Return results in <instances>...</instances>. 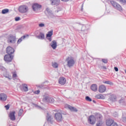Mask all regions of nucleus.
<instances>
[{
    "instance_id": "nucleus-21",
    "label": "nucleus",
    "mask_w": 126,
    "mask_h": 126,
    "mask_svg": "<svg viewBox=\"0 0 126 126\" xmlns=\"http://www.w3.org/2000/svg\"><path fill=\"white\" fill-rule=\"evenodd\" d=\"M91 90H92L93 91H94V92H96V91H97L98 88L97 87V85L96 84H93L91 86Z\"/></svg>"
},
{
    "instance_id": "nucleus-9",
    "label": "nucleus",
    "mask_w": 126,
    "mask_h": 126,
    "mask_svg": "<svg viewBox=\"0 0 126 126\" xmlns=\"http://www.w3.org/2000/svg\"><path fill=\"white\" fill-rule=\"evenodd\" d=\"M106 90H107V89L106 88V86L104 85H101L99 86L98 88V92L100 93H104V92H106Z\"/></svg>"
},
{
    "instance_id": "nucleus-15",
    "label": "nucleus",
    "mask_w": 126,
    "mask_h": 126,
    "mask_svg": "<svg viewBox=\"0 0 126 126\" xmlns=\"http://www.w3.org/2000/svg\"><path fill=\"white\" fill-rule=\"evenodd\" d=\"M44 100L47 101L49 103H54V102H55V99H54L53 97L50 96H46L44 98Z\"/></svg>"
},
{
    "instance_id": "nucleus-5",
    "label": "nucleus",
    "mask_w": 126,
    "mask_h": 126,
    "mask_svg": "<svg viewBox=\"0 0 126 126\" xmlns=\"http://www.w3.org/2000/svg\"><path fill=\"white\" fill-rule=\"evenodd\" d=\"M109 100L111 102H117V101L119 100V96H117V95L115 94H110Z\"/></svg>"
},
{
    "instance_id": "nucleus-17",
    "label": "nucleus",
    "mask_w": 126,
    "mask_h": 126,
    "mask_svg": "<svg viewBox=\"0 0 126 126\" xmlns=\"http://www.w3.org/2000/svg\"><path fill=\"white\" fill-rule=\"evenodd\" d=\"M61 0H51L52 5H59Z\"/></svg>"
},
{
    "instance_id": "nucleus-8",
    "label": "nucleus",
    "mask_w": 126,
    "mask_h": 126,
    "mask_svg": "<svg viewBox=\"0 0 126 126\" xmlns=\"http://www.w3.org/2000/svg\"><path fill=\"white\" fill-rule=\"evenodd\" d=\"M14 49H13L12 47L9 46L7 47L6 48V53L8 54V55H11L12 54H14Z\"/></svg>"
},
{
    "instance_id": "nucleus-18",
    "label": "nucleus",
    "mask_w": 126,
    "mask_h": 126,
    "mask_svg": "<svg viewBox=\"0 0 126 126\" xmlns=\"http://www.w3.org/2000/svg\"><path fill=\"white\" fill-rule=\"evenodd\" d=\"M22 88L24 92H27L29 90L28 86L26 84H23L22 85Z\"/></svg>"
},
{
    "instance_id": "nucleus-34",
    "label": "nucleus",
    "mask_w": 126,
    "mask_h": 126,
    "mask_svg": "<svg viewBox=\"0 0 126 126\" xmlns=\"http://www.w3.org/2000/svg\"><path fill=\"white\" fill-rule=\"evenodd\" d=\"M102 121H97L96 126H101L102 125Z\"/></svg>"
},
{
    "instance_id": "nucleus-6",
    "label": "nucleus",
    "mask_w": 126,
    "mask_h": 126,
    "mask_svg": "<svg viewBox=\"0 0 126 126\" xmlns=\"http://www.w3.org/2000/svg\"><path fill=\"white\" fill-rule=\"evenodd\" d=\"M55 119L56 120L57 122H61L63 120V115L62 113H57L55 114Z\"/></svg>"
},
{
    "instance_id": "nucleus-13",
    "label": "nucleus",
    "mask_w": 126,
    "mask_h": 126,
    "mask_svg": "<svg viewBox=\"0 0 126 126\" xmlns=\"http://www.w3.org/2000/svg\"><path fill=\"white\" fill-rule=\"evenodd\" d=\"M7 99V95H6V94H0V100L1 101H6V100Z\"/></svg>"
},
{
    "instance_id": "nucleus-29",
    "label": "nucleus",
    "mask_w": 126,
    "mask_h": 126,
    "mask_svg": "<svg viewBox=\"0 0 126 126\" xmlns=\"http://www.w3.org/2000/svg\"><path fill=\"white\" fill-rule=\"evenodd\" d=\"M39 37L40 39H45V34L44 33L40 32L39 35Z\"/></svg>"
},
{
    "instance_id": "nucleus-45",
    "label": "nucleus",
    "mask_w": 126,
    "mask_h": 126,
    "mask_svg": "<svg viewBox=\"0 0 126 126\" xmlns=\"http://www.w3.org/2000/svg\"><path fill=\"white\" fill-rule=\"evenodd\" d=\"M62 1H68L69 0H61Z\"/></svg>"
},
{
    "instance_id": "nucleus-3",
    "label": "nucleus",
    "mask_w": 126,
    "mask_h": 126,
    "mask_svg": "<svg viewBox=\"0 0 126 126\" xmlns=\"http://www.w3.org/2000/svg\"><path fill=\"white\" fill-rule=\"evenodd\" d=\"M88 122L90 125H95L96 123V117L94 115H91L88 119Z\"/></svg>"
},
{
    "instance_id": "nucleus-36",
    "label": "nucleus",
    "mask_w": 126,
    "mask_h": 126,
    "mask_svg": "<svg viewBox=\"0 0 126 126\" xmlns=\"http://www.w3.org/2000/svg\"><path fill=\"white\" fill-rule=\"evenodd\" d=\"M53 118H52V117L51 116H48L47 117V121L48 122H52V119Z\"/></svg>"
},
{
    "instance_id": "nucleus-41",
    "label": "nucleus",
    "mask_w": 126,
    "mask_h": 126,
    "mask_svg": "<svg viewBox=\"0 0 126 126\" xmlns=\"http://www.w3.org/2000/svg\"><path fill=\"white\" fill-rule=\"evenodd\" d=\"M40 93V91L37 90L34 92V94H39Z\"/></svg>"
},
{
    "instance_id": "nucleus-42",
    "label": "nucleus",
    "mask_w": 126,
    "mask_h": 126,
    "mask_svg": "<svg viewBox=\"0 0 126 126\" xmlns=\"http://www.w3.org/2000/svg\"><path fill=\"white\" fill-rule=\"evenodd\" d=\"M123 102H124V99H123V98H121V99L120 100H119V102L120 103H123Z\"/></svg>"
},
{
    "instance_id": "nucleus-2",
    "label": "nucleus",
    "mask_w": 126,
    "mask_h": 126,
    "mask_svg": "<svg viewBox=\"0 0 126 126\" xmlns=\"http://www.w3.org/2000/svg\"><path fill=\"white\" fill-rule=\"evenodd\" d=\"M19 11L21 13H26L28 11V7L25 5H21L19 7Z\"/></svg>"
},
{
    "instance_id": "nucleus-33",
    "label": "nucleus",
    "mask_w": 126,
    "mask_h": 126,
    "mask_svg": "<svg viewBox=\"0 0 126 126\" xmlns=\"http://www.w3.org/2000/svg\"><path fill=\"white\" fill-rule=\"evenodd\" d=\"M52 66L55 68H57V67L59 66V64L57 63H52Z\"/></svg>"
},
{
    "instance_id": "nucleus-12",
    "label": "nucleus",
    "mask_w": 126,
    "mask_h": 126,
    "mask_svg": "<svg viewBox=\"0 0 126 126\" xmlns=\"http://www.w3.org/2000/svg\"><path fill=\"white\" fill-rule=\"evenodd\" d=\"M53 30H51L49 32H48V33L46 34V38H48V40H49V41L50 42H51V41H52V36H53Z\"/></svg>"
},
{
    "instance_id": "nucleus-31",
    "label": "nucleus",
    "mask_w": 126,
    "mask_h": 126,
    "mask_svg": "<svg viewBox=\"0 0 126 126\" xmlns=\"http://www.w3.org/2000/svg\"><path fill=\"white\" fill-rule=\"evenodd\" d=\"M22 114H23V110L22 109H21L18 112L19 117H21V116H22Z\"/></svg>"
},
{
    "instance_id": "nucleus-43",
    "label": "nucleus",
    "mask_w": 126,
    "mask_h": 126,
    "mask_svg": "<svg viewBox=\"0 0 126 126\" xmlns=\"http://www.w3.org/2000/svg\"><path fill=\"white\" fill-rule=\"evenodd\" d=\"M114 69H115V71H119V68H118V67H115Z\"/></svg>"
},
{
    "instance_id": "nucleus-30",
    "label": "nucleus",
    "mask_w": 126,
    "mask_h": 126,
    "mask_svg": "<svg viewBox=\"0 0 126 126\" xmlns=\"http://www.w3.org/2000/svg\"><path fill=\"white\" fill-rule=\"evenodd\" d=\"M85 100L86 101H88V102H92V99L88 96H86Z\"/></svg>"
},
{
    "instance_id": "nucleus-23",
    "label": "nucleus",
    "mask_w": 126,
    "mask_h": 126,
    "mask_svg": "<svg viewBox=\"0 0 126 126\" xmlns=\"http://www.w3.org/2000/svg\"><path fill=\"white\" fill-rule=\"evenodd\" d=\"M96 118L97 121H102L103 119V116H102V115L97 114L96 115Z\"/></svg>"
},
{
    "instance_id": "nucleus-10",
    "label": "nucleus",
    "mask_w": 126,
    "mask_h": 126,
    "mask_svg": "<svg viewBox=\"0 0 126 126\" xmlns=\"http://www.w3.org/2000/svg\"><path fill=\"white\" fill-rule=\"evenodd\" d=\"M15 40H16L15 36L12 35H10L8 38V43L14 44V43H15Z\"/></svg>"
},
{
    "instance_id": "nucleus-37",
    "label": "nucleus",
    "mask_w": 126,
    "mask_h": 126,
    "mask_svg": "<svg viewBox=\"0 0 126 126\" xmlns=\"http://www.w3.org/2000/svg\"><path fill=\"white\" fill-rule=\"evenodd\" d=\"M102 62L104 63H108V60L107 59H102Z\"/></svg>"
},
{
    "instance_id": "nucleus-27",
    "label": "nucleus",
    "mask_w": 126,
    "mask_h": 126,
    "mask_svg": "<svg viewBox=\"0 0 126 126\" xmlns=\"http://www.w3.org/2000/svg\"><path fill=\"white\" fill-rule=\"evenodd\" d=\"M9 11V10L8 9H4L2 10L1 13L2 14H5V13H8Z\"/></svg>"
},
{
    "instance_id": "nucleus-1",
    "label": "nucleus",
    "mask_w": 126,
    "mask_h": 126,
    "mask_svg": "<svg viewBox=\"0 0 126 126\" xmlns=\"http://www.w3.org/2000/svg\"><path fill=\"white\" fill-rule=\"evenodd\" d=\"M66 62H67V65L69 67H71V66H73L74 65V63H75V61H74V58L71 56L68 57L66 59Z\"/></svg>"
},
{
    "instance_id": "nucleus-32",
    "label": "nucleus",
    "mask_w": 126,
    "mask_h": 126,
    "mask_svg": "<svg viewBox=\"0 0 126 126\" xmlns=\"http://www.w3.org/2000/svg\"><path fill=\"white\" fill-rule=\"evenodd\" d=\"M119 1L123 5H125V4H126V0H120Z\"/></svg>"
},
{
    "instance_id": "nucleus-26",
    "label": "nucleus",
    "mask_w": 126,
    "mask_h": 126,
    "mask_svg": "<svg viewBox=\"0 0 126 126\" xmlns=\"http://www.w3.org/2000/svg\"><path fill=\"white\" fill-rule=\"evenodd\" d=\"M110 2L112 4V5L113 6V7H115V6H117V5L118 4V3L114 0H111L110 1Z\"/></svg>"
},
{
    "instance_id": "nucleus-19",
    "label": "nucleus",
    "mask_w": 126,
    "mask_h": 126,
    "mask_svg": "<svg viewBox=\"0 0 126 126\" xmlns=\"http://www.w3.org/2000/svg\"><path fill=\"white\" fill-rule=\"evenodd\" d=\"M66 107L68 108L72 112H77V109L70 105H66Z\"/></svg>"
},
{
    "instance_id": "nucleus-14",
    "label": "nucleus",
    "mask_w": 126,
    "mask_h": 126,
    "mask_svg": "<svg viewBox=\"0 0 126 126\" xmlns=\"http://www.w3.org/2000/svg\"><path fill=\"white\" fill-rule=\"evenodd\" d=\"M66 82V80L65 79V78L63 77H61L59 78V84H61V85H64Z\"/></svg>"
},
{
    "instance_id": "nucleus-35",
    "label": "nucleus",
    "mask_w": 126,
    "mask_h": 126,
    "mask_svg": "<svg viewBox=\"0 0 126 126\" xmlns=\"http://www.w3.org/2000/svg\"><path fill=\"white\" fill-rule=\"evenodd\" d=\"M12 74H13V77L14 78L17 77V74H16V72H13Z\"/></svg>"
},
{
    "instance_id": "nucleus-38",
    "label": "nucleus",
    "mask_w": 126,
    "mask_h": 126,
    "mask_svg": "<svg viewBox=\"0 0 126 126\" xmlns=\"http://www.w3.org/2000/svg\"><path fill=\"white\" fill-rule=\"evenodd\" d=\"M39 27H44L45 26V24L43 23H41L38 25Z\"/></svg>"
},
{
    "instance_id": "nucleus-22",
    "label": "nucleus",
    "mask_w": 126,
    "mask_h": 126,
    "mask_svg": "<svg viewBox=\"0 0 126 126\" xmlns=\"http://www.w3.org/2000/svg\"><path fill=\"white\" fill-rule=\"evenodd\" d=\"M95 98H96V99H101L103 100L105 99V96L101 94H97L95 95Z\"/></svg>"
},
{
    "instance_id": "nucleus-39",
    "label": "nucleus",
    "mask_w": 126,
    "mask_h": 126,
    "mask_svg": "<svg viewBox=\"0 0 126 126\" xmlns=\"http://www.w3.org/2000/svg\"><path fill=\"white\" fill-rule=\"evenodd\" d=\"M15 20V21H19V20H20V18L19 17H16Z\"/></svg>"
},
{
    "instance_id": "nucleus-11",
    "label": "nucleus",
    "mask_w": 126,
    "mask_h": 126,
    "mask_svg": "<svg viewBox=\"0 0 126 126\" xmlns=\"http://www.w3.org/2000/svg\"><path fill=\"white\" fill-rule=\"evenodd\" d=\"M40 8H42V5L38 3H34L32 5V9H33L34 11L38 10V9H40Z\"/></svg>"
},
{
    "instance_id": "nucleus-16",
    "label": "nucleus",
    "mask_w": 126,
    "mask_h": 126,
    "mask_svg": "<svg viewBox=\"0 0 126 126\" xmlns=\"http://www.w3.org/2000/svg\"><path fill=\"white\" fill-rule=\"evenodd\" d=\"M115 121L112 119H107L106 121V125L107 126H111L113 123H114Z\"/></svg>"
},
{
    "instance_id": "nucleus-4",
    "label": "nucleus",
    "mask_w": 126,
    "mask_h": 126,
    "mask_svg": "<svg viewBox=\"0 0 126 126\" xmlns=\"http://www.w3.org/2000/svg\"><path fill=\"white\" fill-rule=\"evenodd\" d=\"M13 60V56L9 54L6 55L4 57V60L7 63H10Z\"/></svg>"
},
{
    "instance_id": "nucleus-40",
    "label": "nucleus",
    "mask_w": 126,
    "mask_h": 126,
    "mask_svg": "<svg viewBox=\"0 0 126 126\" xmlns=\"http://www.w3.org/2000/svg\"><path fill=\"white\" fill-rule=\"evenodd\" d=\"M6 110H9V104L5 106Z\"/></svg>"
},
{
    "instance_id": "nucleus-25",
    "label": "nucleus",
    "mask_w": 126,
    "mask_h": 126,
    "mask_svg": "<svg viewBox=\"0 0 126 126\" xmlns=\"http://www.w3.org/2000/svg\"><path fill=\"white\" fill-rule=\"evenodd\" d=\"M115 8L117 9V10H119V11H122L123 10V7H122V6H121L119 3H117Z\"/></svg>"
},
{
    "instance_id": "nucleus-46",
    "label": "nucleus",
    "mask_w": 126,
    "mask_h": 126,
    "mask_svg": "<svg viewBox=\"0 0 126 126\" xmlns=\"http://www.w3.org/2000/svg\"><path fill=\"white\" fill-rule=\"evenodd\" d=\"M103 68H104V69H106L107 67L106 66H103Z\"/></svg>"
},
{
    "instance_id": "nucleus-20",
    "label": "nucleus",
    "mask_w": 126,
    "mask_h": 126,
    "mask_svg": "<svg viewBox=\"0 0 126 126\" xmlns=\"http://www.w3.org/2000/svg\"><path fill=\"white\" fill-rule=\"evenodd\" d=\"M29 35L27 34L26 35H24L22 36L20 39L18 40L17 44H20L22 42V40H24L26 37H29Z\"/></svg>"
},
{
    "instance_id": "nucleus-28",
    "label": "nucleus",
    "mask_w": 126,
    "mask_h": 126,
    "mask_svg": "<svg viewBox=\"0 0 126 126\" xmlns=\"http://www.w3.org/2000/svg\"><path fill=\"white\" fill-rule=\"evenodd\" d=\"M103 83L105 84H109V85H114V83L110 81H106L105 82H103Z\"/></svg>"
},
{
    "instance_id": "nucleus-44",
    "label": "nucleus",
    "mask_w": 126,
    "mask_h": 126,
    "mask_svg": "<svg viewBox=\"0 0 126 126\" xmlns=\"http://www.w3.org/2000/svg\"><path fill=\"white\" fill-rule=\"evenodd\" d=\"M6 77L9 78V79H11V76L10 75L6 76Z\"/></svg>"
},
{
    "instance_id": "nucleus-7",
    "label": "nucleus",
    "mask_w": 126,
    "mask_h": 126,
    "mask_svg": "<svg viewBox=\"0 0 126 126\" xmlns=\"http://www.w3.org/2000/svg\"><path fill=\"white\" fill-rule=\"evenodd\" d=\"M15 113L16 112L14 111L10 112L9 114V117L11 121H15V120H16V118H15Z\"/></svg>"
},
{
    "instance_id": "nucleus-24",
    "label": "nucleus",
    "mask_w": 126,
    "mask_h": 126,
    "mask_svg": "<svg viewBox=\"0 0 126 126\" xmlns=\"http://www.w3.org/2000/svg\"><path fill=\"white\" fill-rule=\"evenodd\" d=\"M52 43L51 47L55 50L57 48V42H56V40H53Z\"/></svg>"
}]
</instances>
